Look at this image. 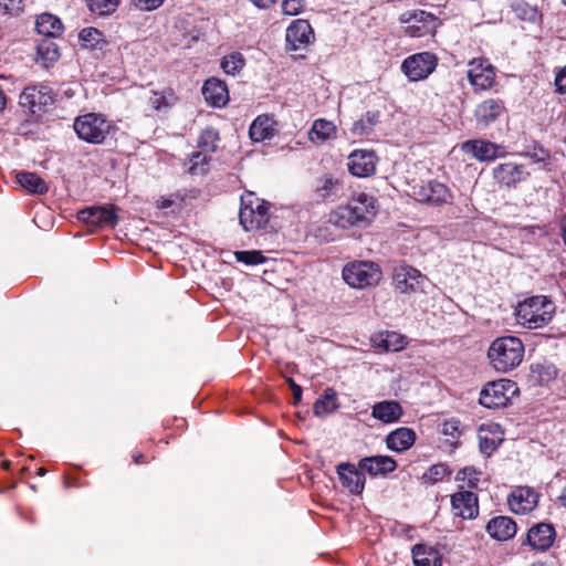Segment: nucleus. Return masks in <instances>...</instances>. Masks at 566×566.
I'll use <instances>...</instances> for the list:
<instances>
[{
    "instance_id": "obj_1",
    "label": "nucleus",
    "mask_w": 566,
    "mask_h": 566,
    "mask_svg": "<svg viewBox=\"0 0 566 566\" xmlns=\"http://www.w3.org/2000/svg\"><path fill=\"white\" fill-rule=\"evenodd\" d=\"M376 214L375 199L366 193L353 197L329 213V222L338 228L367 227Z\"/></svg>"
},
{
    "instance_id": "obj_2",
    "label": "nucleus",
    "mask_w": 566,
    "mask_h": 566,
    "mask_svg": "<svg viewBox=\"0 0 566 566\" xmlns=\"http://www.w3.org/2000/svg\"><path fill=\"white\" fill-rule=\"evenodd\" d=\"M524 353V344L518 337L501 336L491 343L488 358L496 371L505 374L521 365Z\"/></svg>"
},
{
    "instance_id": "obj_3",
    "label": "nucleus",
    "mask_w": 566,
    "mask_h": 566,
    "mask_svg": "<svg viewBox=\"0 0 566 566\" xmlns=\"http://www.w3.org/2000/svg\"><path fill=\"white\" fill-rule=\"evenodd\" d=\"M554 302L545 295H535L525 298L515 307L516 321L522 326L536 329L547 325L555 314Z\"/></svg>"
},
{
    "instance_id": "obj_4",
    "label": "nucleus",
    "mask_w": 566,
    "mask_h": 566,
    "mask_svg": "<svg viewBox=\"0 0 566 566\" xmlns=\"http://www.w3.org/2000/svg\"><path fill=\"white\" fill-rule=\"evenodd\" d=\"M269 202L249 192L241 197L240 224L245 231L264 228L270 219Z\"/></svg>"
},
{
    "instance_id": "obj_5",
    "label": "nucleus",
    "mask_w": 566,
    "mask_h": 566,
    "mask_svg": "<svg viewBox=\"0 0 566 566\" xmlns=\"http://www.w3.org/2000/svg\"><path fill=\"white\" fill-rule=\"evenodd\" d=\"M112 127V123L106 117L96 113L77 116L73 124L78 138L91 144L103 143Z\"/></svg>"
},
{
    "instance_id": "obj_6",
    "label": "nucleus",
    "mask_w": 566,
    "mask_h": 566,
    "mask_svg": "<svg viewBox=\"0 0 566 566\" xmlns=\"http://www.w3.org/2000/svg\"><path fill=\"white\" fill-rule=\"evenodd\" d=\"M382 277L380 266L371 261H357L343 269L344 281L354 289H366L377 285Z\"/></svg>"
},
{
    "instance_id": "obj_7",
    "label": "nucleus",
    "mask_w": 566,
    "mask_h": 566,
    "mask_svg": "<svg viewBox=\"0 0 566 566\" xmlns=\"http://www.w3.org/2000/svg\"><path fill=\"white\" fill-rule=\"evenodd\" d=\"M518 392L516 384L510 379L488 382L480 392V403L485 408H502Z\"/></svg>"
},
{
    "instance_id": "obj_8",
    "label": "nucleus",
    "mask_w": 566,
    "mask_h": 566,
    "mask_svg": "<svg viewBox=\"0 0 566 566\" xmlns=\"http://www.w3.org/2000/svg\"><path fill=\"white\" fill-rule=\"evenodd\" d=\"M412 190L418 201L431 206L450 205L453 200L451 190L438 180L421 181Z\"/></svg>"
},
{
    "instance_id": "obj_9",
    "label": "nucleus",
    "mask_w": 566,
    "mask_h": 566,
    "mask_svg": "<svg viewBox=\"0 0 566 566\" xmlns=\"http://www.w3.org/2000/svg\"><path fill=\"white\" fill-rule=\"evenodd\" d=\"M392 281L397 291L411 294L423 291L427 276L408 264H399L394 269Z\"/></svg>"
},
{
    "instance_id": "obj_10",
    "label": "nucleus",
    "mask_w": 566,
    "mask_h": 566,
    "mask_svg": "<svg viewBox=\"0 0 566 566\" xmlns=\"http://www.w3.org/2000/svg\"><path fill=\"white\" fill-rule=\"evenodd\" d=\"M438 59L433 53L421 52L408 56L401 65L406 76L410 81L427 78L437 67Z\"/></svg>"
},
{
    "instance_id": "obj_11",
    "label": "nucleus",
    "mask_w": 566,
    "mask_h": 566,
    "mask_svg": "<svg viewBox=\"0 0 566 566\" xmlns=\"http://www.w3.org/2000/svg\"><path fill=\"white\" fill-rule=\"evenodd\" d=\"M530 176L526 167L515 161L501 163L493 169V178L501 188H515Z\"/></svg>"
},
{
    "instance_id": "obj_12",
    "label": "nucleus",
    "mask_w": 566,
    "mask_h": 566,
    "mask_svg": "<svg viewBox=\"0 0 566 566\" xmlns=\"http://www.w3.org/2000/svg\"><path fill=\"white\" fill-rule=\"evenodd\" d=\"M400 20L407 24L405 33L411 38L424 36L436 28L434 15L422 10L408 11L401 15Z\"/></svg>"
},
{
    "instance_id": "obj_13",
    "label": "nucleus",
    "mask_w": 566,
    "mask_h": 566,
    "mask_svg": "<svg viewBox=\"0 0 566 566\" xmlns=\"http://www.w3.org/2000/svg\"><path fill=\"white\" fill-rule=\"evenodd\" d=\"M20 105L36 114L44 112L49 105L53 104V97L49 87L44 85L28 86L21 93Z\"/></svg>"
},
{
    "instance_id": "obj_14",
    "label": "nucleus",
    "mask_w": 566,
    "mask_h": 566,
    "mask_svg": "<svg viewBox=\"0 0 566 566\" xmlns=\"http://www.w3.org/2000/svg\"><path fill=\"white\" fill-rule=\"evenodd\" d=\"M468 80L475 90H489L495 81L494 67L485 60L474 59L469 64Z\"/></svg>"
},
{
    "instance_id": "obj_15",
    "label": "nucleus",
    "mask_w": 566,
    "mask_h": 566,
    "mask_svg": "<svg viewBox=\"0 0 566 566\" xmlns=\"http://www.w3.org/2000/svg\"><path fill=\"white\" fill-rule=\"evenodd\" d=\"M313 39V29L306 20H294L286 29V49L290 51L307 48Z\"/></svg>"
},
{
    "instance_id": "obj_16",
    "label": "nucleus",
    "mask_w": 566,
    "mask_h": 566,
    "mask_svg": "<svg viewBox=\"0 0 566 566\" xmlns=\"http://www.w3.org/2000/svg\"><path fill=\"white\" fill-rule=\"evenodd\" d=\"M377 157L371 150H354L348 156L347 166L349 171L357 177H368L376 170Z\"/></svg>"
},
{
    "instance_id": "obj_17",
    "label": "nucleus",
    "mask_w": 566,
    "mask_h": 566,
    "mask_svg": "<svg viewBox=\"0 0 566 566\" xmlns=\"http://www.w3.org/2000/svg\"><path fill=\"white\" fill-rule=\"evenodd\" d=\"M454 515L472 520L479 514L478 496L471 491L460 490L451 496Z\"/></svg>"
},
{
    "instance_id": "obj_18",
    "label": "nucleus",
    "mask_w": 566,
    "mask_h": 566,
    "mask_svg": "<svg viewBox=\"0 0 566 566\" xmlns=\"http://www.w3.org/2000/svg\"><path fill=\"white\" fill-rule=\"evenodd\" d=\"M342 485L353 494H360L365 488L366 478L360 469L344 462L336 468Z\"/></svg>"
},
{
    "instance_id": "obj_19",
    "label": "nucleus",
    "mask_w": 566,
    "mask_h": 566,
    "mask_svg": "<svg viewBox=\"0 0 566 566\" xmlns=\"http://www.w3.org/2000/svg\"><path fill=\"white\" fill-rule=\"evenodd\" d=\"M78 220L99 227H115L117 216L113 207H90L78 212Z\"/></svg>"
},
{
    "instance_id": "obj_20",
    "label": "nucleus",
    "mask_w": 566,
    "mask_h": 566,
    "mask_svg": "<svg viewBox=\"0 0 566 566\" xmlns=\"http://www.w3.org/2000/svg\"><path fill=\"white\" fill-rule=\"evenodd\" d=\"M537 493L527 486L516 488L507 499L511 510L516 514H525L537 505Z\"/></svg>"
},
{
    "instance_id": "obj_21",
    "label": "nucleus",
    "mask_w": 566,
    "mask_h": 566,
    "mask_svg": "<svg viewBox=\"0 0 566 566\" xmlns=\"http://www.w3.org/2000/svg\"><path fill=\"white\" fill-rule=\"evenodd\" d=\"M461 148L465 154L480 161L492 160L501 156L500 150L503 149L500 145L482 139L467 140L462 144Z\"/></svg>"
},
{
    "instance_id": "obj_22",
    "label": "nucleus",
    "mask_w": 566,
    "mask_h": 566,
    "mask_svg": "<svg viewBox=\"0 0 566 566\" xmlns=\"http://www.w3.org/2000/svg\"><path fill=\"white\" fill-rule=\"evenodd\" d=\"M504 105L499 99H486L478 105L474 112L476 125L479 128L489 127L503 113Z\"/></svg>"
},
{
    "instance_id": "obj_23",
    "label": "nucleus",
    "mask_w": 566,
    "mask_h": 566,
    "mask_svg": "<svg viewBox=\"0 0 566 566\" xmlns=\"http://www.w3.org/2000/svg\"><path fill=\"white\" fill-rule=\"evenodd\" d=\"M358 468L370 475H385L394 472L397 468L396 461L389 455H374L360 459Z\"/></svg>"
},
{
    "instance_id": "obj_24",
    "label": "nucleus",
    "mask_w": 566,
    "mask_h": 566,
    "mask_svg": "<svg viewBox=\"0 0 566 566\" xmlns=\"http://www.w3.org/2000/svg\"><path fill=\"white\" fill-rule=\"evenodd\" d=\"M517 531L516 523L509 516H495L486 524L488 534L496 541H507L512 538Z\"/></svg>"
},
{
    "instance_id": "obj_25",
    "label": "nucleus",
    "mask_w": 566,
    "mask_h": 566,
    "mask_svg": "<svg viewBox=\"0 0 566 566\" xmlns=\"http://www.w3.org/2000/svg\"><path fill=\"white\" fill-rule=\"evenodd\" d=\"M555 539V530L551 524L541 523L533 526L527 533L528 544L537 551L548 549Z\"/></svg>"
},
{
    "instance_id": "obj_26",
    "label": "nucleus",
    "mask_w": 566,
    "mask_h": 566,
    "mask_svg": "<svg viewBox=\"0 0 566 566\" xmlns=\"http://www.w3.org/2000/svg\"><path fill=\"white\" fill-rule=\"evenodd\" d=\"M205 99L212 106H224L229 101V92L226 83L221 80L208 78L202 86Z\"/></svg>"
},
{
    "instance_id": "obj_27",
    "label": "nucleus",
    "mask_w": 566,
    "mask_h": 566,
    "mask_svg": "<svg viewBox=\"0 0 566 566\" xmlns=\"http://www.w3.org/2000/svg\"><path fill=\"white\" fill-rule=\"evenodd\" d=\"M416 441V432L411 428L400 427L386 437V446L395 452L410 449Z\"/></svg>"
},
{
    "instance_id": "obj_28",
    "label": "nucleus",
    "mask_w": 566,
    "mask_h": 566,
    "mask_svg": "<svg viewBox=\"0 0 566 566\" xmlns=\"http://www.w3.org/2000/svg\"><path fill=\"white\" fill-rule=\"evenodd\" d=\"M276 124L275 120L268 116H258L250 125L249 135L253 142H263L270 139L275 135Z\"/></svg>"
},
{
    "instance_id": "obj_29",
    "label": "nucleus",
    "mask_w": 566,
    "mask_h": 566,
    "mask_svg": "<svg viewBox=\"0 0 566 566\" xmlns=\"http://www.w3.org/2000/svg\"><path fill=\"white\" fill-rule=\"evenodd\" d=\"M402 407L398 401L385 400L374 405L371 416L385 423L396 422L402 416Z\"/></svg>"
},
{
    "instance_id": "obj_30",
    "label": "nucleus",
    "mask_w": 566,
    "mask_h": 566,
    "mask_svg": "<svg viewBox=\"0 0 566 566\" xmlns=\"http://www.w3.org/2000/svg\"><path fill=\"white\" fill-rule=\"evenodd\" d=\"M35 29L39 34L49 38H56L63 33V24L61 20L51 13H42L36 18Z\"/></svg>"
},
{
    "instance_id": "obj_31",
    "label": "nucleus",
    "mask_w": 566,
    "mask_h": 566,
    "mask_svg": "<svg viewBox=\"0 0 566 566\" xmlns=\"http://www.w3.org/2000/svg\"><path fill=\"white\" fill-rule=\"evenodd\" d=\"M17 181L23 189L32 193L43 195L48 191L45 181L34 172H18Z\"/></svg>"
},
{
    "instance_id": "obj_32",
    "label": "nucleus",
    "mask_w": 566,
    "mask_h": 566,
    "mask_svg": "<svg viewBox=\"0 0 566 566\" xmlns=\"http://www.w3.org/2000/svg\"><path fill=\"white\" fill-rule=\"evenodd\" d=\"M335 134H336V126L334 125V123L323 119V118H319L313 123V126L310 130V139L313 143L322 144V143L326 142L327 139L334 137Z\"/></svg>"
},
{
    "instance_id": "obj_33",
    "label": "nucleus",
    "mask_w": 566,
    "mask_h": 566,
    "mask_svg": "<svg viewBox=\"0 0 566 566\" xmlns=\"http://www.w3.org/2000/svg\"><path fill=\"white\" fill-rule=\"evenodd\" d=\"M338 408L337 395L333 388H327L322 398L314 403L313 411L317 417H324Z\"/></svg>"
},
{
    "instance_id": "obj_34",
    "label": "nucleus",
    "mask_w": 566,
    "mask_h": 566,
    "mask_svg": "<svg viewBox=\"0 0 566 566\" xmlns=\"http://www.w3.org/2000/svg\"><path fill=\"white\" fill-rule=\"evenodd\" d=\"M412 556L416 566H441L438 552L428 548L426 545L417 544L412 548Z\"/></svg>"
},
{
    "instance_id": "obj_35",
    "label": "nucleus",
    "mask_w": 566,
    "mask_h": 566,
    "mask_svg": "<svg viewBox=\"0 0 566 566\" xmlns=\"http://www.w3.org/2000/svg\"><path fill=\"white\" fill-rule=\"evenodd\" d=\"M407 345L406 337L396 333L387 332L379 335L378 347L384 348L387 352H399Z\"/></svg>"
},
{
    "instance_id": "obj_36",
    "label": "nucleus",
    "mask_w": 566,
    "mask_h": 566,
    "mask_svg": "<svg viewBox=\"0 0 566 566\" xmlns=\"http://www.w3.org/2000/svg\"><path fill=\"white\" fill-rule=\"evenodd\" d=\"M78 39L82 45L90 50H102L104 44L106 43L103 39V34L95 28L83 29L78 34Z\"/></svg>"
},
{
    "instance_id": "obj_37",
    "label": "nucleus",
    "mask_w": 566,
    "mask_h": 566,
    "mask_svg": "<svg viewBox=\"0 0 566 566\" xmlns=\"http://www.w3.org/2000/svg\"><path fill=\"white\" fill-rule=\"evenodd\" d=\"M174 99L175 96L170 90L163 92L151 91L150 95L148 96V104L153 109L159 112L170 107Z\"/></svg>"
},
{
    "instance_id": "obj_38",
    "label": "nucleus",
    "mask_w": 566,
    "mask_h": 566,
    "mask_svg": "<svg viewBox=\"0 0 566 566\" xmlns=\"http://www.w3.org/2000/svg\"><path fill=\"white\" fill-rule=\"evenodd\" d=\"M219 140V134L213 128H206L201 132L198 138L199 151L205 154L213 153L217 149V143Z\"/></svg>"
},
{
    "instance_id": "obj_39",
    "label": "nucleus",
    "mask_w": 566,
    "mask_h": 566,
    "mask_svg": "<svg viewBox=\"0 0 566 566\" xmlns=\"http://www.w3.org/2000/svg\"><path fill=\"white\" fill-rule=\"evenodd\" d=\"M90 10L98 15H108L115 12L119 0H86Z\"/></svg>"
},
{
    "instance_id": "obj_40",
    "label": "nucleus",
    "mask_w": 566,
    "mask_h": 566,
    "mask_svg": "<svg viewBox=\"0 0 566 566\" xmlns=\"http://www.w3.org/2000/svg\"><path fill=\"white\" fill-rule=\"evenodd\" d=\"M244 66V59L240 53H232L221 60V67L227 74L234 75Z\"/></svg>"
},
{
    "instance_id": "obj_41",
    "label": "nucleus",
    "mask_w": 566,
    "mask_h": 566,
    "mask_svg": "<svg viewBox=\"0 0 566 566\" xmlns=\"http://www.w3.org/2000/svg\"><path fill=\"white\" fill-rule=\"evenodd\" d=\"M38 53L41 56V60L43 61V64L45 66H49L50 64L56 62L60 57V52L57 49V45L55 43L49 42V43H42L39 45Z\"/></svg>"
},
{
    "instance_id": "obj_42",
    "label": "nucleus",
    "mask_w": 566,
    "mask_h": 566,
    "mask_svg": "<svg viewBox=\"0 0 566 566\" xmlns=\"http://www.w3.org/2000/svg\"><path fill=\"white\" fill-rule=\"evenodd\" d=\"M208 155L202 151L193 153L189 158L188 170L191 175H202L207 171Z\"/></svg>"
},
{
    "instance_id": "obj_43",
    "label": "nucleus",
    "mask_w": 566,
    "mask_h": 566,
    "mask_svg": "<svg viewBox=\"0 0 566 566\" xmlns=\"http://www.w3.org/2000/svg\"><path fill=\"white\" fill-rule=\"evenodd\" d=\"M450 474V471L446 464L439 463L431 465L428 471L423 474L422 479L429 483H437L442 481Z\"/></svg>"
},
{
    "instance_id": "obj_44",
    "label": "nucleus",
    "mask_w": 566,
    "mask_h": 566,
    "mask_svg": "<svg viewBox=\"0 0 566 566\" xmlns=\"http://www.w3.org/2000/svg\"><path fill=\"white\" fill-rule=\"evenodd\" d=\"M339 190L338 180L332 177H324L321 179V185L317 187V193L322 198H328L331 196H336Z\"/></svg>"
},
{
    "instance_id": "obj_45",
    "label": "nucleus",
    "mask_w": 566,
    "mask_h": 566,
    "mask_svg": "<svg viewBox=\"0 0 566 566\" xmlns=\"http://www.w3.org/2000/svg\"><path fill=\"white\" fill-rule=\"evenodd\" d=\"M237 261L248 265H256L265 262V256L260 251H237L234 253Z\"/></svg>"
},
{
    "instance_id": "obj_46",
    "label": "nucleus",
    "mask_w": 566,
    "mask_h": 566,
    "mask_svg": "<svg viewBox=\"0 0 566 566\" xmlns=\"http://www.w3.org/2000/svg\"><path fill=\"white\" fill-rule=\"evenodd\" d=\"M458 481H467L470 489L478 488L480 481V472L472 467H467L460 470L457 474Z\"/></svg>"
},
{
    "instance_id": "obj_47",
    "label": "nucleus",
    "mask_w": 566,
    "mask_h": 566,
    "mask_svg": "<svg viewBox=\"0 0 566 566\" xmlns=\"http://www.w3.org/2000/svg\"><path fill=\"white\" fill-rule=\"evenodd\" d=\"M23 10V0H0V11L10 14L18 15Z\"/></svg>"
},
{
    "instance_id": "obj_48",
    "label": "nucleus",
    "mask_w": 566,
    "mask_h": 566,
    "mask_svg": "<svg viewBox=\"0 0 566 566\" xmlns=\"http://www.w3.org/2000/svg\"><path fill=\"white\" fill-rule=\"evenodd\" d=\"M441 433L443 436H449L453 439L460 437L461 430H460V421L455 419L446 420L441 424Z\"/></svg>"
},
{
    "instance_id": "obj_49",
    "label": "nucleus",
    "mask_w": 566,
    "mask_h": 566,
    "mask_svg": "<svg viewBox=\"0 0 566 566\" xmlns=\"http://www.w3.org/2000/svg\"><path fill=\"white\" fill-rule=\"evenodd\" d=\"M304 7V0H283L282 11L287 15L298 14Z\"/></svg>"
},
{
    "instance_id": "obj_50",
    "label": "nucleus",
    "mask_w": 566,
    "mask_h": 566,
    "mask_svg": "<svg viewBox=\"0 0 566 566\" xmlns=\"http://www.w3.org/2000/svg\"><path fill=\"white\" fill-rule=\"evenodd\" d=\"M165 0H130L132 6L140 11H154L158 9Z\"/></svg>"
},
{
    "instance_id": "obj_51",
    "label": "nucleus",
    "mask_w": 566,
    "mask_h": 566,
    "mask_svg": "<svg viewBox=\"0 0 566 566\" xmlns=\"http://www.w3.org/2000/svg\"><path fill=\"white\" fill-rule=\"evenodd\" d=\"M555 86L558 93L566 94V65L557 72Z\"/></svg>"
},
{
    "instance_id": "obj_52",
    "label": "nucleus",
    "mask_w": 566,
    "mask_h": 566,
    "mask_svg": "<svg viewBox=\"0 0 566 566\" xmlns=\"http://www.w3.org/2000/svg\"><path fill=\"white\" fill-rule=\"evenodd\" d=\"M352 132L355 135L363 136L369 134L370 127L365 122V118L361 117L353 124Z\"/></svg>"
},
{
    "instance_id": "obj_53",
    "label": "nucleus",
    "mask_w": 566,
    "mask_h": 566,
    "mask_svg": "<svg viewBox=\"0 0 566 566\" xmlns=\"http://www.w3.org/2000/svg\"><path fill=\"white\" fill-rule=\"evenodd\" d=\"M480 448L483 453L490 454L496 448L494 440L480 436Z\"/></svg>"
},
{
    "instance_id": "obj_54",
    "label": "nucleus",
    "mask_w": 566,
    "mask_h": 566,
    "mask_svg": "<svg viewBox=\"0 0 566 566\" xmlns=\"http://www.w3.org/2000/svg\"><path fill=\"white\" fill-rule=\"evenodd\" d=\"M287 382L290 385V388L293 392L294 403H297L301 401L302 398V388L292 378L287 379Z\"/></svg>"
},
{
    "instance_id": "obj_55",
    "label": "nucleus",
    "mask_w": 566,
    "mask_h": 566,
    "mask_svg": "<svg viewBox=\"0 0 566 566\" xmlns=\"http://www.w3.org/2000/svg\"><path fill=\"white\" fill-rule=\"evenodd\" d=\"M175 201L171 198L161 197L157 200V208L158 209H168L172 207Z\"/></svg>"
},
{
    "instance_id": "obj_56",
    "label": "nucleus",
    "mask_w": 566,
    "mask_h": 566,
    "mask_svg": "<svg viewBox=\"0 0 566 566\" xmlns=\"http://www.w3.org/2000/svg\"><path fill=\"white\" fill-rule=\"evenodd\" d=\"M363 118H365V122L371 128L378 122L379 115L376 113H367L366 116H364Z\"/></svg>"
},
{
    "instance_id": "obj_57",
    "label": "nucleus",
    "mask_w": 566,
    "mask_h": 566,
    "mask_svg": "<svg viewBox=\"0 0 566 566\" xmlns=\"http://www.w3.org/2000/svg\"><path fill=\"white\" fill-rule=\"evenodd\" d=\"M254 6L261 9L271 7L276 0H251Z\"/></svg>"
},
{
    "instance_id": "obj_58",
    "label": "nucleus",
    "mask_w": 566,
    "mask_h": 566,
    "mask_svg": "<svg viewBox=\"0 0 566 566\" xmlns=\"http://www.w3.org/2000/svg\"><path fill=\"white\" fill-rule=\"evenodd\" d=\"M527 157H530L535 163H542L545 161L547 156L542 151V155H538L537 153L526 154Z\"/></svg>"
},
{
    "instance_id": "obj_59",
    "label": "nucleus",
    "mask_w": 566,
    "mask_h": 566,
    "mask_svg": "<svg viewBox=\"0 0 566 566\" xmlns=\"http://www.w3.org/2000/svg\"><path fill=\"white\" fill-rule=\"evenodd\" d=\"M560 237L566 245V214L560 220Z\"/></svg>"
},
{
    "instance_id": "obj_60",
    "label": "nucleus",
    "mask_w": 566,
    "mask_h": 566,
    "mask_svg": "<svg viewBox=\"0 0 566 566\" xmlns=\"http://www.w3.org/2000/svg\"><path fill=\"white\" fill-rule=\"evenodd\" d=\"M558 501L563 506H566V486L562 490Z\"/></svg>"
},
{
    "instance_id": "obj_61",
    "label": "nucleus",
    "mask_w": 566,
    "mask_h": 566,
    "mask_svg": "<svg viewBox=\"0 0 566 566\" xmlns=\"http://www.w3.org/2000/svg\"><path fill=\"white\" fill-rule=\"evenodd\" d=\"M6 107V96L3 92L0 90V112Z\"/></svg>"
},
{
    "instance_id": "obj_62",
    "label": "nucleus",
    "mask_w": 566,
    "mask_h": 566,
    "mask_svg": "<svg viewBox=\"0 0 566 566\" xmlns=\"http://www.w3.org/2000/svg\"><path fill=\"white\" fill-rule=\"evenodd\" d=\"M560 380H562V382H563V385L565 387V390H566V371L562 375Z\"/></svg>"
},
{
    "instance_id": "obj_63",
    "label": "nucleus",
    "mask_w": 566,
    "mask_h": 566,
    "mask_svg": "<svg viewBox=\"0 0 566 566\" xmlns=\"http://www.w3.org/2000/svg\"><path fill=\"white\" fill-rule=\"evenodd\" d=\"M142 458H143V455H142V454H139V455H135V457H134V460H135V462H136V463H140Z\"/></svg>"
},
{
    "instance_id": "obj_64",
    "label": "nucleus",
    "mask_w": 566,
    "mask_h": 566,
    "mask_svg": "<svg viewBox=\"0 0 566 566\" xmlns=\"http://www.w3.org/2000/svg\"><path fill=\"white\" fill-rule=\"evenodd\" d=\"M38 473H39V475H44L45 474V470L43 468H40Z\"/></svg>"
}]
</instances>
